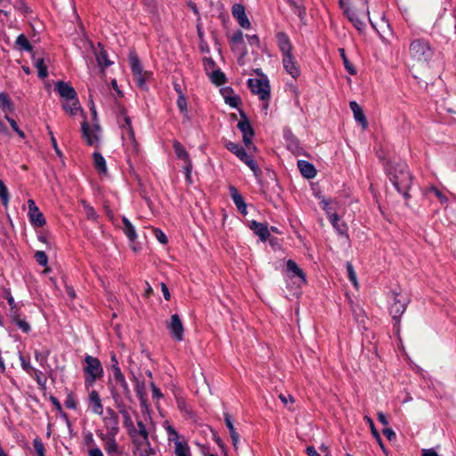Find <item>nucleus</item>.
I'll use <instances>...</instances> for the list:
<instances>
[{"instance_id":"obj_60","label":"nucleus","mask_w":456,"mask_h":456,"mask_svg":"<svg viewBox=\"0 0 456 456\" xmlns=\"http://www.w3.org/2000/svg\"><path fill=\"white\" fill-rule=\"evenodd\" d=\"M186 163V166L184 167V172H185V175H186V179L189 183H191V169H192V164H191V161H187L185 162Z\"/></svg>"},{"instance_id":"obj_37","label":"nucleus","mask_w":456,"mask_h":456,"mask_svg":"<svg viewBox=\"0 0 456 456\" xmlns=\"http://www.w3.org/2000/svg\"><path fill=\"white\" fill-rule=\"evenodd\" d=\"M116 436L117 435L110 434V438L104 443V448L109 454L116 453L118 452Z\"/></svg>"},{"instance_id":"obj_20","label":"nucleus","mask_w":456,"mask_h":456,"mask_svg":"<svg viewBox=\"0 0 456 456\" xmlns=\"http://www.w3.org/2000/svg\"><path fill=\"white\" fill-rule=\"evenodd\" d=\"M276 40L279 49L281 50L282 56L292 54V45L287 34L284 32H279L276 35Z\"/></svg>"},{"instance_id":"obj_61","label":"nucleus","mask_w":456,"mask_h":456,"mask_svg":"<svg viewBox=\"0 0 456 456\" xmlns=\"http://www.w3.org/2000/svg\"><path fill=\"white\" fill-rule=\"evenodd\" d=\"M151 387L154 398L159 399L163 397V394L161 393L160 389L158 388L154 383H151Z\"/></svg>"},{"instance_id":"obj_62","label":"nucleus","mask_w":456,"mask_h":456,"mask_svg":"<svg viewBox=\"0 0 456 456\" xmlns=\"http://www.w3.org/2000/svg\"><path fill=\"white\" fill-rule=\"evenodd\" d=\"M382 432L384 436L390 441L395 438V433L389 428H384Z\"/></svg>"},{"instance_id":"obj_17","label":"nucleus","mask_w":456,"mask_h":456,"mask_svg":"<svg viewBox=\"0 0 456 456\" xmlns=\"http://www.w3.org/2000/svg\"><path fill=\"white\" fill-rule=\"evenodd\" d=\"M55 90L66 102L77 98L75 89L69 84L63 81H58L55 84Z\"/></svg>"},{"instance_id":"obj_26","label":"nucleus","mask_w":456,"mask_h":456,"mask_svg":"<svg viewBox=\"0 0 456 456\" xmlns=\"http://www.w3.org/2000/svg\"><path fill=\"white\" fill-rule=\"evenodd\" d=\"M249 227L263 241L266 240L270 236L269 230L265 224L252 221Z\"/></svg>"},{"instance_id":"obj_13","label":"nucleus","mask_w":456,"mask_h":456,"mask_svg":"<svg viewBox=\"0 0 456 456\" xmlns=\"http://www.w3.org/2000/svg\"><path fill=\"white\" fill-rule=\"evenodd\" d=\"M167 328L170 331L171 337L175 340L182 341L183 339L184 328L178 314H175L171 315Z\"/></svg>"},{"instance_id":"obj_11","label":"nucleus","mask_w":456,"mask_h":456,"mask_svg":"<svg viewBox=\"0 0 456 456\" xmlns=\"http://www.w3.org/2000/svg\"><path fill=\"white\" fill-rule=\"evenodd\" d=\"M102 421L106 431H109L110 435H118L119 431L118 416L113 409H106V414L103 416Z\"/></svg>"},{"instance_id":"obj_27","label":"nucleus","mask_w":456,"mask_h":456,"mask_svg":"<svg viewBox=\"0 0 456 456\" xmlns=\"http://www.w3.org/2000/svg\"><path fill=\"white\" fill-rule=\"evenodd\" d=\"M287 271L289 273H291L293 276H296L299 279V284L305 283V276L304 272L299 268V266L297 265V263L291 259L287 261L286 264Z\"/></svg>"},{"instance_id":"obj_41","label":"nucleus","mask_w":456,"mask_h":456,"mask_svg":"<svg viewBox=\"0 0 456 456\" xmlns=\"http://www.w3.org/2000/svg\"><path fill=\"white\" fill-rule=\"evenodd\" d=\"M367 422L369 423L370 427V429H371V433L373 435V436L375 437L376 441L379 443L380 448L382 449V451L384 452H386V448L384 446V444L382 442V439H381V436L379 435V433L378 432V430L376 429L375 426H374V423H373V420L369 418V417H365Z\"/></svg>"},{"instance_id":"obj_4","label":"nucleus","mask_w":456,"mask_h":456,"mask_svg":"<svg viewBox=\"0 0 456 456\" xmlns=\"http://www.w3.org/2000/svg\"><path fill=\"white\" fill-rule=\"evenodd\" d=\"M345 14L348 20L352 22L354 28L359 31L362 32L365 28V23L362 20V17L369 16V8L367 6V1L363 0L362 7L357 10H352L351 8H345Z\"/></svg>"},{"instance_id":"obj_14","label":"nucleus","mask_w":456,"mask_h":456,"mask_svg":"<svg viewBox=\"0 0 456 456\" xmlns=\"http://www.w3.org/2000/svg\"><path fill=\"white\" fill-rule=\"evenodd\" d=\"M232 50L240 54L239 61H241L247 54V49L243 40V33L240 30L236 31L230 37Z\"/></svg>"},{"instance_id":"obj_42","label":"nucleus","mask_w":456,"mask_h":456,"mask_svg":"<svg viewBox=\"0 0 456 456\" xmlns=\"http://www.w3.org/2000/svg\"><path fill=\"white\" fill-rule=\"evenodd\" d=\"M80 203L82 204L83 208H84V211H85V214L87 217V219L89 220H93V221H95L98 217L95 210L94 209L93 207H91L86 200H82L80 201Z\"/></svg>"},{"instance_id":"obj_46","label":"nucleus","mask_w":456,"mask_h":456,"mask_svg":"<svg viewBox=\"0 0 456 456\" xmlns=\"http://www.w3.org/2000/svg\"><path fill=\"white\" fill-rule=\"evenodd\" d=\"M0 198L2 200L3 205L7 208L9 202V193L2 180H0Z\"/></svg>"},{"instance_id":"obj_10","label":"nucleus","mask_w":456,"mask_h":456,"mask_svg":"<svg viewBox=\"0 0 456 456\" xmlns=\"http://www.w3.org/2000/svg\"><path fill=\"white\" fill-rule=\"evenodd\" d=\"M248 86L251 92L258 95L262 101H266L270 98V86L267 80L249 78Z\"/></svg>"},{"instance_id":"obj_59","label":"nucleus","mask_w":456,"mask_h":456,"mask_svg":"<svg viewBox=\"0 0 456 456\" xmlns=\"http://www.w3.org/2000/svg\"><path fill=\"white\" fill-rule=\"evenodd\" d=\"M65 405L67 408L69 409H76L77 403L72 394H69L66 400H65Z\"/></svg>"},{"instance_id":"obj_44","label":"nucleus","mask_w":456,"mask_h":456,"mask_svg":"<svg viewBox=\"0 0 456 456\" xmlns=\"http://www.w3.org/2000/svg\"><path fill=\"white\" fill-rule=\"evenodd\" d=\"M96 60L101 67H109L111 64L108 60L107 53L102 49L96 53Z\"/></svg>"},{"instance_id":"obj_19","label":"nucleus","mask_w":456,"mask_h":456,"mask_svg":"<svg viewBox=\"0 0 456 456\" xmlns=\"http://www.w3.org/2000/svg\"><path fill=\"white\" fill-rule=\"evenodd\" d=\"M232 12L242 28H248L250 27V21L245 13V8L242 4H235L232 6Z\"/></svg>"},{"instance_id":"obj_54","label":"nucleus","mask_w":456,"mask_h":456,"mask_svg":"<svg viewBox=\"0 0 456 456\" xmlns=\"http://www.w3.org/2000/svg\"><path fill=\"white\" fill-rule=\"evenodd\" d=\"M156 239L161 243V244H167V237L166 234L158 228H155L153 230Z\"/></svg>"},{"instance_id":"obj_53","label":"nucleus","mask_w":456,"mask_h":456,"mask_svg":"<svg viewBox=\"0 0 456 456\" xmlns=\"http://www.w3.org/2000/svg\"><path fill=\"white\" fill-rule=\"evenodd\" d=\"M15 323L23 332L28 333L30 330V325L25 320L16 318Z\"/></svg>"},{"instance_id":"obj_28","label":"nucleus","mask_w":456,"mask_h":456,"mask_svg":"<svg viewBox=\"0 0 456 456\" xmlns=\"http://www.w3.org/2000/svg\"><path fill=\"white\" fill-rule=\"evenodd\" d=\"M117 408L118 409L119 413L122 415L124 419V426L127 428L128 431L131 430V428H134V423L131 419V416L126 410V406L123 403H116Z\"/></svg>"},{"instance_id":"obj_49","label":"nucleus","mask_w":456,"mask_h":456,"mask_svg":"<svg viewBox=\"0 0 456 456\" xmlns=\"http://www.w3.org/2000/svg\"><path fill=\"white\" fill-rule=\"evenodd\" d=\"M136 427L137 428H135L134 427V428H131L133 433H137L139 436H144V438L146 437V436H149V433L146 429V427L142 420H137Z\"/></svg>"},{"instance_id":"obj_47","label":"nucleus","mask_w":456,"mask_h":456,"mask_svg":"<svg viewBox=\"0 0 456 456\" xmlns=\"http://www.w3.org/2000/svg\"><path fill=\"white\" fill-rule=\"evenodd\" d=\"M33 446H34V449L38 456H45V446H44L42 440L39 437H36L33 440Z\"/></svg>"},{"instance_id":"obj_32","label":"nucleus","mask_w":456,"mask_h":456,"mask_svg":"<svg viewBox=\"0 0 456 456\" xmlns=\"http://www.w3.org/2000/svg\"><path fill=\"white\" fill-rule=\"evenodd\" d=\"M62 107L64 110L71 116L76 115L81 110L77 98L66 102L63 103Z\"/></svg>"},{"instance_id":"obj_55","label":"nucleus","mask_w":456,"mask_h":456,"mask_svg":"<svg viewBox=\"0 0 456 456\" xmlns=\"http://www.w3.org/2000/svg\"><path fill=\"white\" fill-rule=\"evenodd\" d=\"M10 4L13 5L14 8L20 10V11H22V12H26L27 11V7L25 5V3L23 0H6Z\"/></svg>"},{"instance_id":"obj_5","label":"nucleus","mask_w":456,"mask_h":456,"mask_svg":"<svg viewBox=\"0 0 456 456\" xmlns=\"http://www.w3.org/2000/svg\"><path fill=\"white\" fill-rule=\"evenodd\" d=\"M389 298L392 300L390 314L394 320H398L406 310L409 298L406 295H402L395 291H392L389 294Z\"/></svg>"},{"instance_id":"obj_22","label":"nucleus","mask_w":456,"mask_h":456,"mask_svg":"<svg viewBox=\"0 0 456 456\" xmlns=\"http://www.w3.org/2000/svg\"><path fill=\"white\" fill-rule=\"evenodd\" d=\"M350 109L354 113V119L362 125V128L365 129L368 126V121L362 107L356 102L353 101L350 102Z\"/></svg>"},{"instance_id":"obj_38","label":"nucleus","mask_w":456,"mask_h":456,"mask_svg":"<svg viewBox=\"0 0 456 456\" xmlns=\"http://www.w3.org/2000/svg\"><path fill=\"white\" fill-rule=\"evenodd\" d=\"M338 52H339V55L341 57V59L343 60V63H344L345 69L348 71L349 74L355 75L356 74V69L353 66V64L349 61V60L347 59V57L346 55L345 49L339 48Z\"/></svg>"},{"instance_id":"obj_58","label":"nucleus","mask_w":456,"mask_h":456,"mask_svg":"<svg viewBox=\"0 0 456 456\" xmlns=\"http://www.w3.org/2000/svg\"><path fill=\"white\" fill-rule=\"evenodd\" d=\"M135 390H136V393L139 395L140 399L142 401H143V396L145 395V393H144V383L143 382H140L139 380H136Z\"/></svg>"},{"instance_id":"obj_9","label":"nucleus","mask_w":456,"mask_h":456,"mask_svg":"<svg viewBox=\"0 0 456 456\" xmlns=\"http://www.w3.org/2000/svg\"><path fill=\"white\" fill-rule=\"evenodd\" d=\"M129 63L138 86L143 88L148 73L143 71L141 61L134 52L129 53Z\"/></svg>"},{"instance_id":"obj_57","label":"nucleus","mask_w":456,"mask_h":456,"mask_svg":"<svg viewBox=\"0 0 456 456\" xmlns=\"http://www.w3.org/2000/svg\"><path fill=\"white\" fill-rule=\"evenodd\" d=\"M112 372H113V379L115 381L125 377L122 374L121 370L118 365V362H116V363L112 364Z\"/></svg>"},{"instance_id":"obj_15","label":"nucleus","mask_w":456,"mask_h":456,"mask_svg":"<svg viewBox=\"0 0 456 456\" xmlns=\"http://www.w3.org/2000/svg\"><path fill=\"white\" fill-rule=\"evenodd\" d=\"M237 126L242 133L243 142L249 149L252 144L251 139L254 136V130L249 121L245 116H243V118L240 121H239Z\"/></svg>"},{"instance_id":"obj_48","label":"nucleus","mask_w":456,"mask_h":456,"mask_svg":"<svg viewBox=\"0 0 456 456\" xmlns=\"http://www.w3.org/2000/svg\"><path fill=\"white\" fill-rule=\"evenodd\" d=\"M346 271H347V274H348L349 280L354 284V286L355 288H357L358 287V281H357L356 273L354 272L353 265L351 263H349V262L346 263Z\"/></svg>"},{"instance_id":"obj_1","label":"nucleus","mask_w":456,"mask_h":456,"mask_svg":"<svg viewBox=\"0 0 456 456\" xmlns=\"http://www.w3.org/2000/svg\"><path fill=\"white\" fill-rule=\"evenodd\" d=\"M388 176L398 192L406 199L409 198V190L412 183V176L405 163H395L388 167Z\"/></svg>"},{"instance_id":"obj_63","label":"nucleus","mask_w":456,"mask_h":456,"mask_svg":"<svg viewBox=\"0 0 456 456\" xmlns=\"http://www.w3.org/2000/svg\"><path fill=\"white\" fill-rule=\"evenodd\" d=\"M240 102V99L238 97L232 96V97H227L225 99V102L229 104L232 107L236 108L238 106V103Z\"/></svg>"},{"instance_id":"obj_16","label":"nucleus","mask_w":456,"mask_h":456,"mask_svg":"<svg viewBox=\"0 0 456 456\" xmlns=\"http://www.w3.org/2000/svg\"><path fill=\"white\" fill-rule=\"evenodd\" d=\"M111 395L116 403H118L120 395L128 399L131 398V391L125 377L115 381V388L112 390Z\"/></svg>"},{"instance_id":"obj_3","label":"nucleus","mask_w":456,"mask_h":456,"mask_svg":"<svg viewBox=\"0 0 456 456\" xmlns=\"http://www.w3.org/2000/svg\"><path fill=\"white\" fill-rule=\"evenodd\" d=\"M409 53L413 64L421 65L431 60L434 52L428 41L418 38L411 42Z\"/></svg>"},{"instance_id":"obj_45","label":"nucleus","mask_w":456,"mask_h":456,"mask_svg":"<svg viewBox=\"0 0 456 456\" xmlns=\"http://www.w3.org/2000/svg\"><path fill=\"white\" fill-rule=\"evenodd\" d=\"M49 354L50 352L48 350L43 352L36 350L35 358L40 363V365L44 367L47 363Z\"/></svg>"},{"instance_id":"obj_36","label":"nucleus","mask_w":456,"mask_h":456,"mask_svg":"<svg viewBox=\"0 0 456 456\" xmlns=\"http://www.w3.org/2000/svg\"><path fill=\"white\" fill-rule=\"evenodd\" d=\"M173 147L177 158L183 159L185 162L190 161L189 154L184 149V147L178 141H175L173 143Z\"/></svg>"},{"instance_id":"obj_7","label":"nucleus","mask_w":456,"mask_h":456,"mask_svg":"<svg viewBox=\"0 0 456 456\" xmlns=\"http://www.w3.org/2000/svg\"><path fill=\"white\" fill-rule=\"evenodd\" d=\"M86 367L85 372L88 376L87 379L90 383L94 382L97 379H100L103 374V369L101 362L91 355H86L85 358Z\"/></svg>"},{"instance_id":"obj_50","label":"nucleus","mask_w":456,"mask_h":456,"mask_svg":"<svg viewBox=\"0 0 456 456\" xmlns=\"http://www.w3.org/2000/svg\"><path fill=\"white\" fill-rule=\"evenodd\" d=\"M177 107L185 117H188L187 102L183 94H181L177 99Z\"/></svg>"},{"instance_id":"obj_51","label":"nucleus","mask_w":456,"mask_h":456,"mask_svg":"<svg viewBox=\"0 0 456 456\" xmlns=\"http://www.w3.org/2000/svg\"><path fill=\"white\" fill-rule=\"evenodd\" d=\"M35 258H36L37 262L38 263V265H40L42 266L47 265L48 257L44 251H42V250L37 251L35 254Z\"/></svg>"},{"instance_id":"obj_34","label":"nucleus","mask_w":456,"mask_h":456,"mask_svg":"<svg viewBox=\"0 0 456 456\" xmlns=\"http://www.w3.org/2000/svg\"><path fill=\"white\" fill-rule=\"evenodd\" d=\"M93 158H94V164L95 168L99 172H101L102 174H106L107 167H106L105 159L102 157V155L100 154L99 152H94L93 154Z\"/></svg>"},{"instance_id":"obj_29","label":"nucleus","mask_w":456,"mask_h":456,"mask_svg":"<svg viewBox=\"0 0 456 456\" xmlns=\"http://www.w3.org/2000/svg\"><path fill=\"white\" fill-rule=\"evenodd\" d=\"M329 219L340 235H346L347 226L345 223H339V217L337 214H330Z\"/></svg>"},{"instance_id":"obj_21","label":"nucleus","mask_w":456,"mask_h":456,"mask_svg":"<svg viewBox=\"0 0 456 456\" xmlns=\"http://www.w3.org/2000/svg\"><path fill=\"white\" fill-rule=\"evenodd\" d=\"M89 407L92 411L97 415H102L103 413V405L102 403L101 397L97 391L93 390L89 394Z\"/></svg>"},{"instance_id":"obj_23","label":"nucleus","mask_w":456,"mask_h":456,"mask_svg":"<svg viewBox=\"0 0 456 456\" xmlns=\"http://www.w3.org/2000/svg\"><path fill=\"white\" fill-rule=\"evenodd\" d=\"M230 195L236 205L238 210L246 215L247 214V205L243 200V197L238 191V190L234 186L230 187Z\"/></svg>"},{"instance_id":"obj_52","label":"nucleus","mask_w":456,"mask_h":456,"mask_svg":"<svg viewBox=\"0 0 456 456\" xmlns=\"http://www.w3.org/2000/svg\"><path fill=\"white\" fill-rule=\"evenodd\" d=\"M428 191L433 193L437 199L438 200L442 203V204H445L447 203L448 201V199L447 197L443 194L438 189H436V187H430L428 189Z\"/></svg>"},{"instance_id":"obj_25","label":"nucleus","mask_w":456,"mask_h":456,"mask_svg":"<svg viewBox=\"0 0 456 456\" xmlns=\"http://www.w3.org/2000/svg\"><path fill=\"white\" fill-rule=\"evenodd\" d=\"M297 167L300 170L302 175L305 178H314L316 175V170L311 163L305 160H298Z\"/></svg>"},{"instance_id":"obj_40","label":"nucleus","mask_w":456,"mask_h":456,"mask_svg":"<svg viewBox=\"0 0 456 456\" xmlns=\"http://www.w3.org/2000/svg\"><path fill=\"white\" fill-rule=\"evenodd\" d=\"M34 61H35V66L38 71V76L41 78L46 77L48 75V72H47V67L45 64L44 59L43 58H37V59L34 58Z\"/></svg>"},{"instance_id":"obj_30","label":"nucleus","mask_w":456,"mask_h":456,"mask_svg":"<svg viewBox=\"0 0 456 456\" xmlns=\"http://www.w3.org/2000/svg\"><path fill=\"white\" fill-rule=\"evenodd\" d=\"M226 148L231 151L232 152L233 154H235L241 161L244 159H247V156H248V153L246 152V151L244 150V148L237 143H234V142H229L227 144H226Z\"/></svg>"},{"instance_id":"obj_6","label":"nucleus","mask_w":456,"mask_h":456,"mask_svg":"<svg viewBox=\"0 0 456 456\" xmlns=\"http://www.w3.org/2000/svg\"><path fill=\"white\" fill-rule=\"evenodd\" d=\"M134 445V456H147L149 454H155L154 450L151 447L149 442V436H139L137 433H133L132 430L128 431Z\"/></svg>"},{"instance_id":"obj_43","label":"nucleus","mask_w":456,"mask_h":456,"mask_svg":"<svg viewBox=\"0 0 456 456\" xmlns=\"http://www.w3.org/2000/svg\"><path fill=\"white\" fill-rule=\"evenodd\" d=\"M280 400L282 402L285 407H287L289 411H294L293 404L295 403L294 397L290 394H280Z\"/></svg>"},{"instance_id":"obj_33","label":"nucleus","mask_w":456,"mask_h":456,"mask_svg":"<svg viewBox=\"0 0 456 456\" xmlns=\"http://www.w3.org/2000/svg\"><path fill=\"white\" fill-rule=\"evenodd\" d=\"M28 216L30 223L34 226L42 227L45 224V219L39 209H37L35 212H28Z\"/></svg>"},{"instance_id":"obj_24","label":"nucleus","mask_w":456,"mask_h":456,"mask_svg":"<svg viewBox=\"0 0 456 456\" xmlns=\"http://www.w3.org/2000/svg\"><path fill=\"white\" fill-rule=\"evenodd\" d=\"M224 422L229 429L231 438L232 440V444L235 450H238V444L240 442V435L236 432V429L233 426L232 417L229 415V413H224Z\"/></svg>"},{"instance_id":"obj_56","label":"nucleus","mask_w":456,"mask_h":456,"mask_svg":"<svg viewBox=\"0 0 456 456\" xmlns=\"http://www.w3.org/2000/svg\"><path fill=\"white\" fill-rule=\"evenodd\" d=\"M242 161L248 166V167L254 172L255 175H257V173L259 172V168L257 167V165L255 163V161L248 155L247 156V159H244Z\"/></svg>"},{"instance_id":"obj_31","label":"nucleus","mask_w":456,"mask_h":456,"mask_svg":"<svg viewBox=\"0 0 456 456\" xmlns=\"http://www.w3.org/2000/svg\"><path fill=\"white\" fill-rule=\"evenodd\" d=\"M122 222L124 224L123 230H124L125 234L128 237V239L131 241L135 240L137 238V234H136L134 225L131 224V222L126 216H123Z\"/></svg>"},{"instance_id":"obj_39","label":"nucleus","mask_w":456,"mask_h":456,"mask_svg":"<svg viewBox=\"0 0 456 456\" xmlns=\"http://www.w3.org/2000/svg\"><path fill=\"white\" fill-rule=\"evenodd\" d=\"M16 45L20 50L31 52L32 46L28 42V38L23 35H20L16 39Z\"/></svg>"},{"instance_id":"obj_8","label":"nucleus","mask_w":456,"mask_h":456,"mask_svg":"<svg viewBox=\"0 0 456 456\" xmlns=\"http://www.w3.org/2000/svg\"><path fill=\"white\" fill-rule=\"evenodd\" d=\"M166 429L168 435V440L175 444V454L176 456H191L188 444L180 439L177 431L172 426H167Z\"/></svg>"},{"instance_id":"obj_64","label":"nucleus","mask_w":456,"mask_h":456,"mask_svg":"<svg viewBox=\"0 0 456 456\" xmlns=\"http://www.w3.org/2000/svg\"><path fill=\"white\" fill-rule=\"evenodd\" d=\"M89 456H103L102 451L98 447H93L88 451Z\"/></svg>"},{"instance_id":"obj_2","label":"nucleus","mask_w":456,"mask_h":456,"mask_svg":"<svg viewBox=\"0 0 456 456\" xmlns=\"http://www.w3.org/2000/svg\"><path fill=\"white\" fill-rule=\"evenodd\" d=\"M118 123L122 129L121 138L123 141V145L126 149V152L128 158H130L131 156L137 155V153L139 152V144L135 140V135L132 126L131 119L126 115L125 110H120Z\"/></svg>"},{"instance_id":"obj_35","label":"nucleus","mask_w":456,"mask_h":456,"mask_svg":"<svg viewBox=\"0 0 456 456\" xmlns=\"http://www.w3.org/2000/svg\"><path fill=\"white\" fill-rule=\"evenodd\" d=\"M0 107L5 113H9L13 110V104L5 93H0Z\"/></svg>"},{"instance_id":"obj_18","label":"nucleus","mask_w":456,"mask_h":456,"mask_svg":"<svg viewBox=\"0 0 456 456\" xmlns=\"http://www.w3.org/2000/svg\"><path fill=\"white\" fill-rule=\"evenodd\" d=\"M282 64L285 70L293 78H297L300 76V69L298 63L292 54L282 56Z\"/></svg>"},{"instance_id":"obj_12","label":"nucleus","mask_w":456,"mask_h":456,"mask_svg":"<svg viewBox=\"0 0 456 456\" xmlns=\"http://www.w3.org/2000/svg\"><path fill=\"white\" fill-rule=\"evenodd\" d=\"M82 133L83 137L86 139V142L90 146H98L99 142V133H100V126L97 124H94V126L91 128L87 122L85 120L82 123Z\"/></svg>"}]
</instances>
